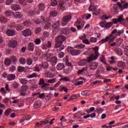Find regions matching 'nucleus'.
<instances>
[{"label": "nucleus", "mask_w": 128, "mask_h": 128, "mask_svg": "<svg viewBox=\"0 0 128 128\" xmlns=\"http://www.w3.org/2000/svg\"><path fill=\"white\" fill-rule=\"evenodd\" d=\"M66 40V36L60 35L59 36H57L55 39L56 42V45L54 47L56 48H58V50H62L64 48V46L62 45L64 42Z\"/></svg>", "instance_id": "nucleus-1"}, {"label": "nucleus", "mask_w": 128, "mask_h": 128, "mask_svg": "<svg viewBox=\"0 0 128 128\" xmlns=\"http://www.w3.org/2000/svg\"><path fill=\"white\" fill-rule=\"evenodd\" d=\"M94 60L93 58H92V56H90L87 59H83L80 61L78 63V66H86L87 64H90V62Z\"/></svg>", "instance_id": "nucleus-2"}, {"label": "nucleus", "mask_w": 128, "mask_h": 128, "mask_svg": "<svg viewBox=\"0 0 128 128\" xmlns=\"http://www.w3.org/2000/svg\"><path fill=\"white\" fill-rule=\"evenodd\" d=\"M93 50H94V53L90 55V56L94 60H96L98 58V56H100V53H98V46H96L92 48Z\"/></svg>", "instance_id": "nucleus-3"}, {"label": "nucleus", "mask_w": 128, "mask_h": 128, "mask_svg": "<svg viewBox=\"0 0 128 128\" xmlns=\"http://www.w3.org/2000/svg\"><path fill=\"white\" fill-rule=\"evenodd\" d=\"M70 20H72V16H64L62 20L61 26H66V24H68V21Z\"/></svg>", "instance_id": "nucleus-4"}, {"label": "nucleus", "mask_w": 128, "mask_h": 128, "mask_svg": "<svg viewBox=\"0 0 128 128\" xmlns=\"http://www.w3.org/2000/svg\"><path fill=\"white\" fill-rule=\"evenodd\" d=\"M60 22L57 21L56 23H54L52 26V28H54V30H52V32L54 34H56L58 32V28H60Z\"/></svg>", "instance_id": "nucleus-5"}, {"label": "nucleus", "mask_w": 128, "mask_h": 128, "mask_svg": "<svg viewBox=\"0 0 128 128\" xmlns=\"http://www.w3.org/2000/svg\"><path fill=\"white\" fill-rule=\"evenodd\" d=\"M112 22L114 24H116L118 22L122 24L124 22V15H120L118 16V18L112 19Z\"/></svg>", "instance_id": "nucleus-6"}, {"label": "nucleus", "mask_w": 128, "mask_h": 128, "mask_svg": "<svg viewBox=\"0 0 128 128\" xmlns=\"http://www.w3.org/2000/svg\"><path fill=\"white\" fill-rule=\"evenodd\" d=\"M118 6L121 10H126L128 8V2L122 0L120 3H118Z\"/></svg>", "instance_id": "nucleus-7"}, {"label": "nucleus", "mask_w": 128, "mask_h": 128, "mask_svg": "<svg viewBox=\"0 0 128 128\" xmlns=\"http://www.w3.org/2000/svg\"><path fill=\"white\" fill-rule=\"evenodd\" d=\"M28 90V86L26 85H24L22 86L20 92V96H24L26 94V92Z\"/></svg>", "instance_id": "nucleus-8"}, {"label": "nucleus", "mask_w": 128, "mask_h": 128, "mask_svg": "<svg viewBox=\"0 0 128 128\" xmlns=\"http://www.w3.org/2000/svg\"><path fill=\"white\" fill-rule=\"evenodd\" d=\"M23 36L28 37L32 36V30L30 28H26L22 32Z\"/></svg>", "instance_id": "nucleus-9"}, {"label": "nucleus", "mask_w": 128, "mask_h": 128, "mask_svg": "<svg viewBox=\"0 0 128 128\" xmlns=\"http://www.w3.org/2000/svg\"><path fill=\"white\" fill-rule=\"evenodd\" d=\"M98 66V64L96 62H92L90 66H89V70L92 72V70H96V68Z\"/></svg>", "instance_id": "nucleus-10"}, {"label": "nucleus", "mask_w": 128, "mask_h": 128, "mask_svg": "<svg viewBox=\"0 0 128 128\" xmlns=\"http://www.w3.org/2000/svg\"><path fill=\"white\" fill-rule=\"evenodd\" d=\"M39 84L40 86H41L42 90H46V87L50 86V84H44V79H41L40 80Z\"/></svg>", "instance_id": "nucleus-11"}, {"label": "nucleus", "mask_w": 128, "mask_h": 128, "mask_svg": "<svg viewBox=\"0 0 128 128\" xmlns=\"http://www.w3.org/2000/svg\"><path fill=\"white\" fill-rule=\"evenodd\" d=\"M118 66L120 70H124L126 68V63L122 61H120L118 63Z\"/></svg>", "instance_id": "nucleus-12"}, {"label": "nucleus", "mask_w": 128, "mask_h": 128, "mask_svg": "<svg viewBox=\"0 0 128 128\" xmlns=\"http://www.w3.org/2000/svg\"><path fill=\"white\" fill-rule=\"evenodd\" d=\"M6 34L8 36H12L16 34V30L8 29L7 30Z\"/></svg>", "instance_id": "nucleus-13"}, {"label": "nucleus", "mask_w": 128, "mask_h": 128, "mask_svg": "<svg viewBox=\"0 0 128 128\" xmlns=\"http://www.w3.org/2000/svg\"><path fill=\"white\" fill-rule=\"evenodd\" d=\"M18 44V42L16 40H10L8 42V46L11 48H16Z\"/></svg>", "instance_id": "nucleus-14"}, {"label": "nucleus", "mask_w": 128, "mask_h": 128, "mask_svg": "<svg viewBox=\"0 0 128 128\" xmlns=\"http://www.w3.org/2000/svg\"><path fill=\"white\" fill-rule=\"evenodd\" d=\"M50 48H52V43L50 41L48 42V44H43L42 46V50H48Z\"/></svg>", "instance_id": "nucleus-15"}, {"label": "nucleus", "mask_w": 128, "mask_h": 128, "mask_svg": "<svg viewBox=\"0 0 128 128\" xmlns=\"http://www.w3.org/2000/svg\"><path fill=\"white\" fill-rule=\"evenodd\" d=\"M65 67L64 64L62 63H58L56 66V68L58 70H62Z\"/></svg>", "instance_id": "nucleus-16"}, {"label": "nucleus", "mask_w": 128, "mask_h": 128, "mask_svg": "<svg viewBox=\"0 0 128 128\" xmlns=\"http://www.w3.org/2000/svg\"><path fill=\"white\" fill-rule=\"evenodd\" d=\"M81 52H80V50H74L70 52V54L73 56H78V54H80Z\"/></svg>", "instance_id": "nucleus-17"}, {"label": "nucleus", "mask_w": 128, "mask_h": 128, "mask_svg": "<svg viewBox=\"0 0 128 128\" xmlns=\"http://www.w3.org/2000/svg\"><path fill=\"white\" fill-rule=\"evenodd\" d=\"M46 78H54L56 76V74L54 73H52L50 72H47L45 74Z\"/></svg>", "instance_id": "nucleus-18"}, {"label": "nucleus", "mask_w": 128, "mask_h": 128, "mask_svg": "<svg viewBox=\"0 0 128 128\" xmlns=\"http://www.w3.org/2000/svg\"><path fill=\"white\" fill-rule=\"evenodd\" d=\"M112 36H113L112 34H110V36L106 37L104 39H102L99 42H101V44H104V42H106L109 40L110 38Z\"/></svg>", "instance_id": "nucleus-19"}, {"label": "nucleus", "mask_w": 128, "mask_h": 128, "mask_svg": "<svg viewBox=\"0 0 128 128\" xmlns=\"http://www.w3.org/2000/svg\"><path fill=\"white\" fill-rule=\"evenodd\" d=\"M92 92L90 90H84L82 91L81 94L83 96H88L92 94Z\"/></svg>", "instance_id": "nucleus-20"}, {"label": "nucleus", "mask_w": 128, "mask_h": 128, "mask_svg": "<svg viewBox=\"0 0 128 128\" xmlns=\"http://www.w3.org/2000/svg\"><path fill=\"white\" fill-rule=\"evenodd\" d=\"M57 62H58V58L56 56L52 57V58L50 61V64H52V66H56Z\"/></svg>", "instance_id": "nucleus-21"}, {"label": "nucleus", "mask_w": 128, "mask_h": 128, "mask_svg": "<svg viewBox=\"0 0 128 128\" xmlns=\"http://www.w3.org/2000/svg\"><path fill=\"white\" fill-rule=\"evenodd\" d=\"M13 16L16 18H22V14L20 12H16L15 13H14Z\"/></svg>", "instance_id": "nucleus-22"}, {"label": "nucleus", "mask_w": 128, "mask_h": 128, "mask_svg": "<svg viewBox=\"0 0 128 128\" xmlns=\"http://www.w3.org/2000/svg\"><path fill=\"white\" fill-rule=\"evenodd\" d=\"M12 8L13 10H20V6L18 4H13L12 5Z\"/></svg>", "instance_id": "nucleus-23"}, {"label": "nucleus", "mask_w": 128, "mask_h": 128, "mask_svg": "<svg viewBox=\"0 0 128 128\" xmlns=\"http://www.w3.org/2000/svg\"><path fill=\"white\" fill-rule=\"evenodd\" d=\"M42 106V102L40 100H36L34 104V108H38Z\"/></svg>", "instance_id": "nucleus-24"}, {"label": "nucleus", "mask_w": 128, "mask_h": 128, "mask_svg": "<svg viewBox=\"0 0 128 128\" xmlns=\"http://www.w3.org/2000/svg\"><path fill=\"white\" fill-rule=\"evenodd\" d=\"M28 50L30 52H34V43L30 42L28 44Z\"/></svg>", "instance_id": "nucleus-25"}, {"label": "nucleus", "mask_w": 128, "mask_h": 128, "mask_svg": "<svg viewBox=\"0 0 128 128\" xmlns=\"http://www.w3.org/2000/svg\"><path fill=\"white\" fill-rule=\"evenodd\" d=\"M46 22V20L42 16L40 18V20H38L35 22L36 24H40V22H42V24H45Z\"/></svg>", "instance_id": "nucleus-26"}, {"label": "nucleus", "mask_w": 128, "mask_h": 128, "mask_svg": "<svg viewBox=\"0 0 128 128\" xmlns=\"http://www.w3.org/2000/svg\"><path fill=\"white\" fill-rule=\"evenodd\" d=\"M4 14L6 16H14V12L10 10H8L4 12Z\"/></svg>", "instance_id": "nucleus-27"}, {"label": "nucleus", "mask_w": 128, "mask_h": 128, "mask_svg": "<svg viewBox=\"0 0 128 128\" xmlns=\"http://www.w3.org/2000/svg\"><path fill=\"white\" fill-rule=\"evenodd\" d=\"M48 124V121H40L36 123V126H42V124Z\"/></svg>", "instance_id": "nucleus-28"}, {"label": "nucleus", "mask_w": 128, "mask_h": 128, "mask_svg": "<svg viewBox=\"0 0 128 128\" xmlns=\"http://www.w3.org/2000/svg\"><path fill=\"white\" fill-rule=\"evenodd\" d=\"M16 79V75L14 74H10L8 76V80H14Z\"/></svg>", "instance_id": "nucleus-29"}, {"label": "nucleus", "mask_w": 128, "mask_h": 128, "mask_svg": "<svg viewBox=\"0 0 128 128\" xmlns=\"http://www.w3.org/2000/svg\"><path fill=\"white\" fill-rule=\"evenodd\" d=\"M0 22L2 24H6V22H8V18H6L4 16H2L0 18Z\"/></svg>", "instance_id": "nucleus-30"}, {"label": "nucleus", "mask_w": 128, "mask_h": 128, "mask_svg": "<svg viewBox=\"0 0 128 128\" xmlns=\"http://www.w3.org/2000/svg\"><path fill=\"white\" fill-rule=\"evenodd\" d=\"M76 48L82 49L86 48V45L83 44H78L75 46Z\"/></svg>", "instance_id": "nucleus-31"}, {"label": "nucleus", "mask_w": 128, "mask_h": 128, "mask_svg": "<svg viewBox=\"0 0 128 128\" xmlns=\"http://www.w3.org/2000/svg\"><path fill=\"white\" fill-rule=\"evenodd\" d=\"M26 60L24 58H19V62L20 64H26Z\"/></svg>", "instance_id": "nucleus-32"}, {"label": "nucleus", "mask_w": 128, "mask_h": 128, "mask_svg": "<svg viewBox=\"0 0 128 128\" xmlns=\"http://www.w3.org/2000/svg\"><path fill=\"white\" fill-rule=\"evenodd\" d=\"M112 18V16H106V14H104L101 17V20H108L109 18Z\"/></svg>", "instance_id": "nucleus-33"}, {"label": "nucleus", "mask_w": 128, "mask_h": 128, "mask_svg": "<svg viewBox=\"0 0 128 128\" xmlns=\"http://www.w3.org/2000/svg\"><path fill=\"white\" fill-rule=\"evenodd\" d=\"M12 64V60H10V59H6L5 61H4V64L6 66H10V64Z\"/></svg>", "instance_id": "nucleus-34"}, {"label": "nucleus", "mask_w": 128, "mask_h": 128, "mask_svg": "<svg viewBox=\"0 0 128 128\" xmlns=\"http://www.w3.org/2000/svg\"><path fill=\"white\" fill-rule=\"evenodd\" d=\"M60 82H70V78H68V77H64L60 79Z\"/></svg>", "instance_id": "nucleus-35"}, {"label": "nucleus", "mask_w": 128, "mask_h": 128, "mask_svg": "<svg viewBox=\"0 0 128 128\" xmlns=\"http://www.w3.org/2000/svg\"><path fill=\"white\" fill-rule=\"evenodd\" d=\"M84 72H88V68H85L82 69L78 70V74H81Z\"/></svg>", "instance_id": "nucleus-36"}, {"label": "nucleus", "mask_w": 128, "mask_h": 128, "mask_svg": "<svg viewBox=\"0 0 128 128\" xmlns=\"http://www.w3.org/2000/svg\"><path fill=\"white\" fill-rule=\"evenodd\" d=\"M100 9L96 8L93 13V14H94L95 16H100Z\"/></svg>", "instance_id": "nucleus-37"}, {"label": "nucleus", "mask_w": 128, "mask_h": 128, "mask_svg": "<svg viewBox=\"0 0 128 128\" xmlns=\"http://www.w3.org/2000/svg\"><path fill=\"white\" fill-rule=\"evenodd\" d=\"M74 24H78L80 26H82L83 25V28L84 26V22H81L77 20L76 22H75Z\"/></svg>", "instance_id": "nucleus-38"}, {"label": "nucleus", "mask_w": 128, "mask_h": 128, "mask_svg": "<svg viewBox=\"0 0 128 128\" xmlns=\"http://www.w3.org/2000/svg\"><path fill=\"white\" fill-rule=\"evenodd\" d=\"M96 8L92 5H90L89 7V12H94Z\"/></svg>", "instance_id": "nucleus-39"}, {"label": "nucleus", "mask_w": 128, "mask_h": 128, "mask_svg": "<svg viewBox=\"0 0 128 128\" xmlns=\"http://www.w3.org/2000/svg\"><path fill=\"white\" fill-rule=\"evenodd\" d=\"M51 6H58V1L56 0H51Z\"/></svg>", "instance_id": "nucleus-40"}, {"label": "nucleus", "mask_w": 128, "mask_h": 128, "mask_svg": "<svg viewBox=\"0 0 128 128\" xmlns=\"http://www.w3.org/2000/svg\"><path fill=\"white\" fill-rule=\"evenodd\" d=\"M42 66V68H48V63L47 62H43Z\"/></svg>", "instance_id": "nucleus-41"}, {"label": "nucleus", "mask_w": 128, "mask_h": 128, "mask_svg": "<svg viewBox=\"0 0 128 128\" xmlns=\"http://www.w3.org/2000/svg\"><path fill=\"white\" fill-rule=\"evenodd\" d=\"M50 16H52V17L56 16H58V12L56 10L52 11L50 12Z\"/></svg>", "instance_id": "nucleus-42"}, {"label": "nucleus", "mask_w": 128, "mask_h": 128, "mask_svg": "<svg viewBox=\"0 0 128 128\" xmlns=\"http://www.w3.org/2000/svg\"><path fill=\"white\" fill-rule=\"evenodd\" d=\"M42 50L40 49H36V54L37 56H40L42 54Z\"/></svg>", "instance_id": "nucleus-43"}, {"label": "nucleus", "mask_w": 128, "mask_h": 128, "mask_svg": "<svg viewBox=\"0 0 128 128\" xmlns=\"http://www.w3.org/2000/svg\"><path fill=\"white\" fill-rule=\"evenodd\" d=\"M112 24H114V22H109L106 23L105 25V28H110V26H112Z\"/></svg>", "instance_id": "nucleus-44"}, {"label": "nucleus", "mask_w": 128, "mask_h": 128, "mask_svg": "<svg viewBox=\"0 0 128 128\" xmlns=\"http://www.w3.org/2000/svg\"><path fill=\"white\" fill-rule=\"evenodd\" d=\"M33 60L32 58H28L27 60V64L28 66H32V64Z\"/></svg>", "instance_id": "nucleus-45"}, {"label": "nucleus", "mask_w": 128, "mask_h": 128, "mask_svg": "<svg viewBox=\"0 0 128 128\" xmlns=\"http://www.w3.org/2000/svg\"><path fill=\"white\" fill-rule=\"evenodd\" d=\"M38 8L40 10H44V4L41 3L38 6Z\"/></svg>", "instance_id": "nucleus-46"}, {"label": "nucleus", "mask_w": 128, "mask_h": 128, "mask_svg": "<svg viewBox=\"0 0 128 128\" xmlns=\"http://www.w3.org/2000/svg\"><path fill=\"white\" fill-rule=\"evenodd\" d=\"M36 73H33V74H30V75H28V76H27V78H36Z\"/></svg>", "instance_id": "nucleus-47"}, {"label": "nucleus", "mask_w": 128, "mask_h": 128, "mask_svg": "<svg viewBox=\"0 0 128 128\" xmlns=\"http://www.w3.org/2000/svg\"><path fill=\"white\" fill-rule=\"evenodd\" d=\"M124 32V30H120L116 32V36H120V34H122Z\"/></svg>", "instance_id": "nucleus-48"}, {"label": "nucleus", "mask_w": 128, "mask_h": 128, "mask_svg": "<svg viewBox=\"0 0 128 128\" xmlns=\"http://www.w3.org/2000/svg\"><path fill=\"white\" fill-rule=\"evenodd\" d=\"M63 32L64 34H70V29L68 28H64L63 30Z\"/></svg>", "instance_id": "nucleus-49"}, {"label": "nucleus", "mask_w": 128, "mask_h": 128, "mask_svg": "<svg viewBox=\"0 0 128 128\" xmlns=\"http://www.w3.org/2000/svg\"><path fill=\"white\" fill-rule=\"evenodd\" d=\"M20 82L22 84H28V80L26 78H22L20 80Z\"/></svg>", "instance_id": "nucleus-50"}, {"label": "nucleus", "mask_w": 128, "mask_h": 128, "mask_svg": "<svg viewBox=\"0 0 128 128\" xmlns=\"http://www.w3.org/2000/svg\"><path fill=\"white\" fill-rule=\"evenodd\" d=\"M56 82V79L53 78V79L48 80L47 81V82H48V84H54Z\"/></svg>", "instance_id": "nucleus-51"}, {"label": "nucleus", "mask_w": 128, "mask_h": 128, "mask_svg": "<svg viewBox=\"0 0 128 128\" xmlns=\"http://www.w3.org/2000/svg\"><path fill=\"white\" fill-rule=\"evenodd\" d=\"M98 42V39L96 38L92 37L90 38V42Z\"/></svg>", "instance_id": "nucleus-52"}, {"label": "nucleus", "mask_w": 128, "mask_h": 128, "mask_svg": "<svg viewBox=\"0 0 128 128\" xmlns=\"http://www.w3.org/2000/svg\"><path fill=\"white\" fill-rule=\"evenodd\" d=\"M42 32V28L38 27L36 28L35 32L38 34H40V32Z\"/></svg>", "instance_id": "nucleus-53"}, {"label": "nucleus", "mask_w": 128, "mask_h": 128, "mask_svg": "<svg viewBox=\"0 0 128 128\" xmlns=\"http://www.w3.org/2000/svg\"><path fill=\"white\" fill-rule=\"evenodd\" d=\"M19 2L22 6H26V0H19Z\"/></svg>", "instance_id": "nucleus-54"}, {"label": "nucleus", "mask_w": 128, "mask_h": 128, "mask_svg": "<svg viewBox=\"0 0 128 128\" xmlns=\"http://www.w3.org/2000/svg\"><path fill=\"white\" fill-rule=\"evenodd\" d=\"M34 42L36 44H40L42 41L40 40V38H37L34 40Z\"/></svg>", "instance_id": "nucleus-55"}, {"label": "nucleus", "mask_w": 128, "mask_h": 128, "mask_svg": "<svg viewBox=\"0 0 128 128\" xmlns=\"http://www.w3.org/2000/svg\"><path fill=\"white\" fill-rule=\"evenodd\" d=\"M106 22H100V26L101 28H106Z\"/></svg>", "instance_id": "nucleus-56"}, {"label": "nucleus", "mask_w": 128, "mask_h": 128, "mask_svg": "<svg viewBox=\"0 0 128 128\" xmlns=\"http://www.w3.org/2000/svg\"><path fill=\"white\" fill-rule=\"evenodd\" d=\"M10 60L12 62L16 64V58L14 56H12L11 57Z\"/></svg>", "instance_id": "nucleus-57"}, {"label": "nucleus", "mask_w": 128, "mask_h": 128, "mask_svg": "<svg viewBox=\"0 0 128 128\" xmlns=\"http://www.w3.org/2000/svg\"><path fill=\"white\" fill-rule=\"evenodd\" d=\"M80 40H86V35L85 34H83L82 36H80Z\"/></svg>", "instance_id": "nucleus-58"}, {"label": "nucleus", "mask_w": 128, "mask_h": 128, "mask_svg": "<svg viewBox=\"0 0 128 128\" xmlns=\"http://www.w3.org/2000/svg\"><path fill=\"white\" fill-rule=\"evenodd\" d=\"M122 42H123L122 39L120 38H118L117 39V42L119 46H120V44H122Z\"/></svg>", "instance_id": "nucleus-59"}, {"label": "nucleus", "mask_w": 128, "mask_h": 128, "mask_svg": "<svg viewBox=\"0 0 128 128\" xmlns=\"http://www.w3.org/2000/svg\"><path fill=\"white\" fill-rule=\"evenodd\" d=\"M52 54H48L47 56V60L48 62H50V60H52Z\"/></svg>", "instance_id": "nucleus-60"}, {"label": "nucleus", "mask_w": 128, "mask_h": 128, "mask_svg": "<svg viewBox=\"0 0 128 128\" xmlns=\"http://www.w3.org/2000/svg\"><path fill=\"white\" fill-rule=\"evenodd\" d=\"M16 28L17 30H22V26L20 25V24H18L16 26Z\"/></svg>", "instance_id": "nucleus-61"}, {"label": "nucleus", "mask_w": 128, "mask_h": 128, "mask_svg": "<svg viewBox=\"0 0 128 128\" xmlns=\"http://www.w3.org/2000/svg\"><path fill=\"white\" fill-rule=\"evenodd\" d=\"M52 24H50V23H47L44 26V28L45 30H48V28H50Z\"/></svg>", "instance_id": "nucleus-62"}, {"label": "nucleus", "mask_w": 128, "mask_h": 128, "mask_svg": "<svg viewBox=\"0 0 128 128\" xmlns=\"http://www.w3.org/2000/svg\"><path fill=\"white\" fill-rule=\"evenodd\" d=\"M78 97V94H75L74 95H72L71 97H70V100H76V98Z\"/></svg>", "instance_id": "nucleus-63"}, {"label": "nucleus", "mask_w": 128, "mask_h": 128, "mask_svg": "<svg viewBox=\"0 0 128 128\" xmlns=\"http://www.w3.org/2000/svg\"><path fill=\"white\" fill-rule=\"evenodd\" d=\"M24 67L22 66H20L18 68V71L20 72H24Z\"/></svg>", "instance_id": "nucleus-64"}]
</instances>
